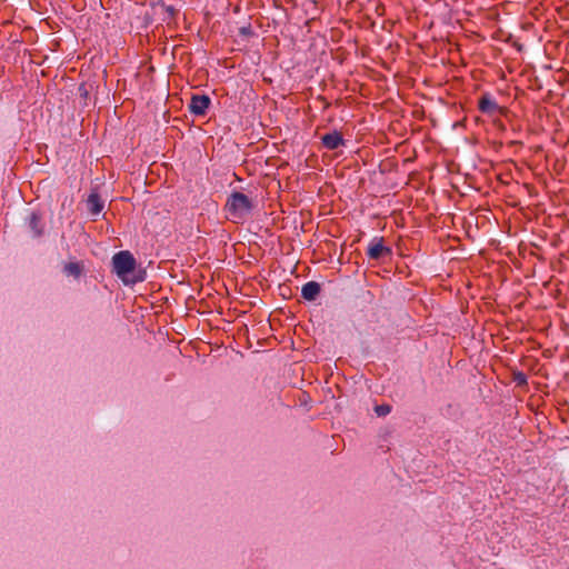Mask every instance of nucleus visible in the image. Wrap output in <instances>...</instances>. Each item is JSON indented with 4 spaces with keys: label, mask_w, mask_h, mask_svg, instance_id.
<instances>
[{
    "label": "nucleus",
    "mask_w": 569,
    "mask_h": 569,
    "mask_svg": "<svg viewBox=\"0 0 569 569\" xmlns=\"http://www.w3.org/2000/svg\"><path fill=\"white\" fill-rule=\"evenodd\" d=\"M113 272L124 284H136L144 280V271L137 270V261L130 251H119L112 257Z\"/></svg>",
    "instance_id": "obj_1"
},
{
    "label": "nucleus",
    "mask_w": 569,
    "mask_h": 569,
    "mask_svg": "<svg viewBox=\"0 0 569 569\" xmlns=\"http://www.w3.org/2000/svg\"><path fill=\"white\" fill-rule=\"evenodd\" d=\"M252 208V200L240 191H233L230 193L224 204L227 217L232 222L243 220L251 212Z\"/></svg>",
    "instance_id": "obj_2"
},
{
    "label": "nucleus",
    "mask_w": 569,
    "mask_h": 569,
    "mask_svg": "<svg viewBox=\"0 0 569 569\" xmlns=\"http://www.w3.org/2000/svg\"><path fill=\"white\" fill-rule=\"evenodd\" d=\"M478 109L480 112L493 116L496 113L505 114L506 108L500 107L497 101L489 94L483 93L478 101Z\"/></svg>",
    "instance_id": "obj_3"
},
{
    "label": "nucleus",
    "mask_w": 569,
    "mask_h": 569,
    "mask_svg": "<svg viewBox=\"0 0 569 569\" xmlns=\"http://www.w3.org/2000/svg\"><path fill=\"white\" fill-rule=\"evenodd\" d=\"M211 104V99L207 94H193L189 103V111L194 116H204Z\"/></svg>",
    "instance_id": "obj_4"
},
{
    "label": "nucleus",
    "mask_w": 569,
    "mask_h": 569,
    "mask_svg": "<svg viewBox=\"0 0 569 569\" xmlns=\"http://www.w3.org/2000/svg\"><path fill=\"white\" fill-rule=\"evenodd\" d=\"M389 254H391V249L383 244L382 237H376L371 240L367 250V256L370 259L378 260Z\"/></svg>",
    "instance_id": "obj_5"
},
{
    "label": "nucleus",
    "mask_w": 569,
    "mask_h": 569,
    "mask_svg": "<svg viewBox=\"0 0 569 569\" xmlns=\"http://www.w3.org/2000/svg\"><path fill=\"white\" fill-rule=\"evenodd\" d=\"M321 142L328 150H336L340 146H343V137L338 131L326 133L321 137Z\"/></svg>",
    "instance_id": "obj_6"
},
{
    "label": "nucleus",
    "mask_w": 569,
    "mask_h": 569,
    "mask_svg": "<svg viewBox=\"0 0 569 569\" xmlns=\"http://www.w3.org/2000/svg\"><path fill=\"white\" fill-rule=\"evenodd\" d=\"M321 287L316 281H309L302 286L301 296L308 301H313L320 293Z\"/></svg>",
    "instance_id": "obj_7"
},
{
    "label": "nucleus",
    "mask_w": 569,
    "mask_h": 569,
    "mask_svg": "<svg viewBox=\"0 0 569 569\" xmlns=\"http://www.w3.org/2000/svg\"><path fill=\"white\" fill-rule=\"evenodd\" d=\"M89 212L98 216L103 209V202L98 192H91L87 200Z\"/></svg>",
    "instance_id": "obj_8"
},
{
    "label": "nucleus",
    "mask_w": 569,
    "mask_h": 569,
    "mask_svg": "<svg viewBox=\"0 0 569 569\" xmlns=\"http://www.w3.org/2000/svg\"><path fill=\"white\" fill-rule=\"evenodd\" d=\"M29 227L33 231L34 237H40L43 233V226L41 217L37 212H32L29 217Z\"/></svg>",
    "instance_id": "obj_9"
},
{
    "label": "nucleus",
    "mask_w": 569,
    "mask_h": 569,
    "mask_svg": "<svg viewBox=\"0 0 569 569\" xmlns=\"http://www.w3.org/2000/svg\"><path fill=\"white\" fill-rule=\"evenodd\" d=\"M63 271L68 276L78 278L82 272V264L80 262H68L64 264Z\"/></svg>",
    "instance_id": "obj_10"
},
{
    "label": "nucleus",
    "mask_w": 569,
    "mask_h": 569,
    "mask_svg": "<svg viewBox=\"0 0 569 569\" xmlns=\"http://www.w3.org/2000/svg\"><path fill=\"white\" fill-rule=\"evenodd\" d=\"M513 381L518 385V386H521V385H526L527 383V377L525 373L522 372H517L515 373L513 376Z\"/></svg>",
    "instance_id": "obj_11"
},
{
    "label": "nucleus",
    "mask_w": 569,
    "mask_h": 569,
    "mask_svg": "<svg viewBox=\"0 0 569 569\" xmlns=\"http://www.w3.org/2000/svg\"><path fill=\"white\" fill-rule=\"evenodd\" d=\"M375 410L378 416H386L390 412L391 408L388 405H381V406H377Z\"/></svg>",
    "instance_id": "obj_12"
}]
</instances>
